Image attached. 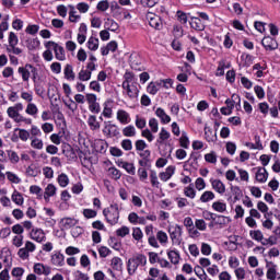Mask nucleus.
Returning <instances> with one entry per match:
<instances>
[{
    "label": "nucleus",
    "mask_w": 280,
    "mask_h": 280,
    "mask_svg": "<svg viewBox=\"0 0 280 280\" xmlns=\"http://www.w3.org/2000/svg\"><path fill=\"white\" fill-rule=\"evenodd\" d=\"M18 73L24 82H30V78L34 83L38 80V68L32 63H25L24 66L19 67Z\"/></svg>",
    "instance_id": "obj_1"
},
{
    "label": "nucleus",
    "mask_w": 280,
    "mask_h": 280,
    "mask_svg": "<svg viewBox=\"0 0 280 280\" xmlns=\"http://www.w3.org/2000/svg\"><path fill=\"white\" fill-rule=\"evenodd\" d=\"M103 215L110 226H115V224L119 223V205L112 203L109 207L103 210Z\"/></svg>",
    "instance_id": "obj_2"
},
{
    "label": "nucleus",
    "mask_w": 280,
    "mask_h": 280,
    "mask_svg": "<svg viewBox=\"0 0 280 280\" xmlns=\"http://www.w3.org/2000/svg\"><path fill=\"white\" fill-rule=\"evenodd\" d=\"M148 264V258L143 254H138L137 256L129 258L127 261V272L130 277L135 275L139 266H145Z\"/></svg>",
    "instance_id": "obj_3"
},
{
    "label": "nucleus",
    "mask_w": 280,
    "mask_h": 280,
    "mask_svg": "<svg viewBox=\"0 0 280 280\" xmlns=\"http://www.w3.org/2000/svg\"><path fill=\"white\" fill-rule=\"evenodd\" d=\"M168 234L173 242V244H176L177 246H180L183 242V226L175 224L168 226Z\"/></svg>",
    "instance_id": "obj_4"
},
{
    "label": "nucleus",
    "mask_w": 280,
    "mask_h": 280,
    "mask_svg": "<svg viewBox=\"0 0 280 280\" xmlns=\"http://www.w3.org/2000/svg\"><path fill=\"white\" fill-rule=\"evenodd\" d=\"M85 100L89 104V110L94 113V115H100L102 107L100 106V103H97V95L89 93L85 95Z\"/></svg>",
    "instance_id": "obj_5"
},
{
    "label": "nucleus",
    "mask_w": 280,
    "mask_h": 280,
    "mask_svg": "<svg viewBox=\"0 0 280 280\" xmlns=\"http://www.w3.org/2000/svg\"><path fill=\"white\" fill-rule=\"evenodd\" d=\"M62 231H69V229H73V226H78L80 224V220L71 217H65L59 222Z\"/></svg>",
    "instance_id": "obj_6"
},
{
    "label": "nucleus",
    "mask_w": 280,
    "mask_h": 280,
    "mask_svg": "<svg viewBox=\"0 0 280 280\" xmlns=\"http://www.w3.org/2000/svg\"><path fill=\"white\" fill-rule=\"evenodd\" d=\"M261 45L266 51H275V49L279 48V44L277 43V39L272 38L270 35L265 36L261 39Z\"/></svg>",
    "instance_id": "obj_7"
},
{
    "label": "nucleus",
    "mask_w": 280,
    "mask_h": 280,
    "mask_svg": "<svg viewBox=\"0 0 280 280\" xmlns=\"http://www.w3.org/2000/svg\"><path fill=\"white\" fill-rule=\"evenodd\" d=\"M103 135H105L107 139H113V137H119V127H117V125L109 122L105 125V127L103 128Z\"/></svg>",
    "instance_id": "obj_8"
},
{
    "label": "nucleus",
    "mask_w": 280,
    "mask_h": 280,
    "mask_svg": "<svg viewBox=\"0 0 280 280\" xmlns=\"http://www.w3.org/2000/svg\"><path fill=\"white\" fill-rule=\"evenodd\" d=\"M148 19H149L150 27H153V30H158V31L163 30V20L161 19V16L154 13H150L148 15Z\"/></svg>",
    "instance_id": "obj_9"
},
{
    "label": "nucleus",
    "mask_w": 280,
    "mask_h": 280,
    "mask_svg": "<svg viewBox=\"0 0 280 280\" xmlns=\"http://www.w3.org/2000/svg\"><path fill=\"white\" fill-rule=\"evenodd\" d=\"M189 25L191 30H195V32H205L207 27L205 25V22L200 20V18H196V16H190Z\"/></svg>",
    "instance_id": "obj_10"
},
{
    "label": "nucleus",
    "mask_w": 280,
    "mask_h": 280,
    "mask_svg": "<svg viewBox=\"0 0 280 280\" xmlns=\"http://www.w3.org/2000/svg\"><path fill=\"white\" fill-rule=\"evenodd\" d=\"M255 170H257L256 172V180L258 183H266V180H268V171L266 170V167H254L253 172H255Z\"/></svg>",
    "instance_id": "obj_11"
},
{
    "label": "nucleus",
    "mask_w": 280,
    "mask_h": 280,
    "mask_svg": "<svg viewBox=\"0 0 280 280\" xmlns=\"http://www.w3.org/2000/svg\"><path fill=\"white\" fill-rule=\"evenodd\" d=\"M94 150L95 152H98L100 154H106V151L108 150V142L106 140L97 139L94 141Z\"/></svg>",
    "instance_id": "obj_12"
},
{
    "label": "nucleus",
    "mask_w": 280,
    "mask_h": 280,
    "mask_svg": "<svg viewBox=\"0 0 280 280\" xmlns=\"http://www.w3.org/2000/svg\"><path fill=\"white\" fill-rule=\"evenodd\" d=\"M51 264L52 266H65V255L60 253L59 250H55L51 255Z\"/></svg>",
    "instance_id": "obj_13"
},
{
    "label": "nucleus",
    "mask_w": 280,
    "mask_h": 280,
    "mask_svg": "<svg viewBox=\"0 0 280 280\" xmlns=\"http://www.w3.org/2000/svg\"><path fill=\"white\" fill-rule=\"evenodd\" d=\"M116 119L119 121V124H122V126H126L127 124H130V114L126 112L125 109H118Z\"/></svg>",
    "instance_id": "obj_14"
},
{
    "label": "nucleus",
    "mask_w": 280,
    "mask_h": 280,
    "mask_svg": "<svg viewBox=\"0 0 280 280\" xmlns=\"http://www.w3.org/2000/svg\"><path fill=\"white\" fill-rule=\"evenodd\" d=\"M124 91H127V95L130 100H137L139 97V88L132 83L131 85L122 86Z\"/></svg>",
    "instance_id": "obj_15"
},
{
    "label": "nucleus",
    "mask_w": 280,
    "mask_h": 280,
    "mask_svg": "<svg viewBox=\"0 0 280 280\" xmlns=\"http://www.w3.org/2000/svg\"><path fill=\"white\" fill-rule=\"evenodd\" d=\"M211 183V187L213 190L217 191V194H225L226 192V186L224 185V183H222V180L220 179H210Z\"/></svg>",
    "instance_id": "obj_16"
},
{
    "label": "nucleus",
    "mask_w": 280,
    "mask_h": 280,
    "mask_svg": "<svg viewBox=\"0 0 280 280\" xmlns=\"http://www.w3.org/2000/svg\"><path fill=\"white\" fill-rule=\"evenodd\" d=\"M31 240H34V242H44L45 240V232L42 229H33L30 232Z\"/></svg>",
    "instance_id": "obj_17"
},
{
    "label": "nucleus",
    "mask_w": 280,
    "mask_h": 280,
    "mask_svg": "<svg viewBox=\"0 0 280 280\" xmlns=\"http://www.w3.org/2000/svg\"><path fill=\"white\" fill-rule=\"evenodd\" d=\"M88 126L90 130H92L93 132H95L96 130H100L101 125H100V121H97V116L95 115L89 116Z\"/></svg>",
    "instance_id": "obj_18"
},
{
    "label": "nucleus",
    "mask_w": 280,
    "mask_h": 280,
    "mask_svg": "<svg viewBox=\"0 0 280 280\" xmlns=\"http://www.w3.org/2000/svg\"><path fill=\"white\" fill-rule=\"evenodd\" d=\"M155 115L156 117H159L161 119V122L162 124H170V121H172V117H170V115H167L165 113V109L159 107L156 110H155Z\"/></svg>",
    "instance_id": "obj_19"
},
{
    "label": "nucleus",
    "mask_w": 280,
    "mask_h": 280,
    "mask_svg": "<svg viewBox=\"0 0 280 280\" xmlns=\"http://www.w3.org/2000/svg\"><path fill=\"white\" fill-rule=\"evenodd\" d=\"M110 266L113 270H116V272H121V270H124V260H121L120 257L115 256L112 258Z\"/></svg>",
    "instance_id": "obj_20"
},
{
    "label": "nucleus",
    "mask_w": 280,
    "mask_h": 280,
    "mask_svg": "<svg viewBox=\"0 0 280 280\" xmlns=\"http://www.w3.org/2000/svg\"><path fill=\"white\" fill-rule=\"evenodd\" d=\"M107 176L109 178H112V180H119V178H121V171H119L117 167L115 166H110L107 170Z\"/></svg>",
    "instance_id": "obj_21"
},
{
    "label": "nucleus",
    "mask_w": 280,
    "mask_h": 280,
    "mask_svg": "<svg viewBox=\"0 0 280 280\" xmlns=\"http://www.w3.org/2000/svg\"><path fill=\"white\" fill-rule=\"evenodd\" d=\"M56 60H60L61 62L67 60V55L65 54V47L57 44V47L54 49Z\"/></svg>",
    "instance_id": "obj_22"
},
{
    "label": "nucleus",
    "mask_w": 280,
    "mask_h": 280,
    "mask_svg": "<svg viewBox=\"0 0 280 280\" xmlns=\"http://www.w3.org/2000/svg\"><path fill=\"white\" fill-rule=\"evenodd\" d=\"M167 257L174 266L178 265L180 261V253H178V250H168Z\"/></svg>",
    "instance_id": "obj_23"
},
{
    "label": "nucleus",
    "mask_w": 280,
    "mask_h": 280,
    "mask_svg": "<svg viewBox=\"0 0 280 280\" xmlns=\"http://www.w3.org/2000/svg\"><path fill=\"white\" fill-rule=\"evenodd\" d=\"M86 47L90 51H97L100 49V39L91 36L86 43Z\"/></svg>",
    "instance_id": "obj_24"
},
{
    "label": "nucleus",
    "mask_w": 280,
    "mask_h": 280,
    "mask_svg": "<svg viewBox=\"0 0 280 280\" xmlns=\"http://www.w3.org/2000/svg\"><path fill=\"white\" fill-rule=\"evenodd\" d=\"M200 202L207 203L211 202V200H215V194L211 190H206L200 196Z\"/></svg>",
    "instance_id": "obj_25"
},
{
    "label": "nucleus",
    "mask_w": 280,
    "mask_h": 280,
    "mask_svg": "<svg viewBox=\"0 0 280 280\" xmlns=\"http://www.w3.org/2000/svg\"><path fill=\"white\" fill-rule=\"evenodd\" d=\"M63 75L66 80H75V72H73V66L67 63L65 69H63Z\"/></svg>",
    "instance_id": "obj_26"
},
{
    "label": "nucleus",
    "mask_w": 280,
    "mask_h": 280,
    "mask_svg": "<svg viewBox=\"0 0 280 280\" xmlns=\"http://www.w3.org/2000/svg\"><path fill=\"white\" fill-rule=\"evenodd\" d=\"M78 156L83 167H89V165H91V158L86 155V152L79 150Z\"/></svg>",
    "instance_id": "obj_27"
},
{
    "label": "nucleus",
    "mask_w": 280,
    "mask_h": 280,
    "mask_svg": "<svg viewBox=\"0 0 280 280\" xmlns=\"http://www.w3.org/2000/svg\"><path fill=\"white\" fill-rule=\"evenodd\" d=\"M11 200L18 205L19 207L23 206V202H25V199L23 198V195L19 192V190H14Z\"/></svg>",
    "instance_id": "obj_28"
},
{
    "label": "nucleus",
    "mask_w": 280,
    "mask_h": 280,
    "mask_svg": "<svg viewBox=\"0 0 280 280\" xmlns=\"http://www.w3.org/2000/svg\"><path fill=\"white\" fill-rule=\"evenodd\" d=\"M170 137H171L170 131H167L165 128H162L159 133V138L156 139V143H159L160 145H163V142L167 141Z\"/></svg>",
    "instance_id": "obj_29"
},
{
    "label": "nucleus",
    "mask_w": 280,
    "mask_h": 280,
    "mask_svg": "<svg viewBox=\"0 0 280 280\" xmlns=\"http://www.w3.org/2000/svg\"><path fill=\"white\" fill-rule=\"evenodd\" d=\"M57 188L54 184H48L45 188L44 198L47 200V198H51L56 196Z\"/></svg>",
    "instance_id": "obj_30"
},
{
    "label": "nucleus",
    "mask_w": 280,
    "mask_h": 280,
    "mask_svg": "<svg viewBox=\"0 0 280 280\" xmlns=\"http://www.w3.org/2000/svg\"><path fill=\"white\" fill-rule=\"evenodd\" d=\"M91 75H93V73L89 70H85L84 68H82L78 74V79L81 82H89V80H91Z\"/></svg>",
    "instance_id": "obj_31"
},
{
    "label": "nucleus",
    "mask_w": 280,
    "mask_h": 280,
    "mask_svg": "<svg viewBox=\"0 0 280 280\" xmlns=\"http://www.w3.org/2000/svg\"><path fill=\"white\" fill-rule=\"evenodd\" d=\"M231 191L234 196L233 202H237L238 200H242L244 192H242V188H240V186H231Z\"/></svg>",
    "instance_id": "obj_32"
},
{
    "label": "nucleus",
    "mask_w": 280,
    "mask_h": 280,
    "mask_svg": "<svg viewBox=\"0 0 280 280\" xmlns=\"http://www.w3.org/2000/svg\"><path fill=\"white\" fill-rule=\"evenodd\" d=\"M214 222H215L217 226H220L222 229L223 226H226V224H229V222H231V219H229V217H225L222 214H217V219Z\"/></svg>",
    "instance_id": "obj_33"
},
{
    "label": "nucleus",
    "mask_w": 280,
    "mask_h": 280,
    "mask_svg": "<svg viewBox=\"0 0 280 280\" xmlns=\"http://www.w3.org/2000/svg\"><path fill=\"white\" fill-rule=\"evenodd\" d=\"M26 115H31L32 117H36L38 115V106L34 103H28L25 109Z\"/></svg>",
    "instance_id": "obj_34"
},
{
    "label": "nucleus",
    "mask_w": 280,
    "mask_h": 280,
    "mask_svg": "<svg viewBox=\"0 0 280 280\" xmlns=\"http://www.w3.org/2000/svg\"><path fill=\"white\" fill-rule=\"evenodd\" d=\"M105 27L109 30V32H117V30H119V24L113 19H107Z\"/></svg>",
    "instance_id": "obj_35"
},
{
    "label": "nucleus",
    "mask_w": 280,
    "mask_h": 280,
    "mask_svg": "<svg viewBox=\"0 0 280 280\" xmlns=\"http://www.w3.org/2000/svg\"><path fill=\"white\" fill-rule=\"evenodd\" d=\"M212 209L218 213H224V211H226V203L222 201H214L212 203Z\"/></svg>",
    "instance_id": "obj_36"
},
{
    "label": "nucleus",
    "mask_w": 280,
    "mask_h": 280,
    "mask_svg": "<svg viewBox=\"0 0 280 280\" xmlns=\"http://www.w3.org/2000/svg\"><path fill=\"white\" fill-rule=\"evenodd\" d=\"M184 196H186V198H190V200L196 198V189H194V184H190L184 188Z\"/></svg>",
    "instance_id": "obj_37"
},
{
    "label": "nucleus",
    "mask_w": 280,
    "mask_h": 280,
    "mask_svg": "<svg viewBox=\"0 0 280 280\" xmlns=\"http://www.w3.org/2000/svg\"><path fill=\"white\" fill-rule=\"evenodd\" d=\"M249 237H252V240H255V242H261L264 240V233L261 232V230H250Z\"/></svg>",
    "instance_id": "obj_38"
},
{
    "label": "nucleus",
    "mask_w": 280,
    "mask_h": 280,
    "mask_svg": "<svg viewBox=\"0 0 280 280\" xmlns=\"http://www.w3.org/2000/svg\"><path fill=\"white\" fill-rule=\"evenodd\" d=\"M135 82V73L133 72H125L122 86H130Z\"/></svg>",
    "instance_id": "obj_39"
},
{
    "label": "nucleus",
    "mask_w": 280,
    "mask_h": 280,
    "mask_svg": "<svg viewBox=\"0 0 280 280\" xmlns=\"http://www.w3.org/2000/svg\"><path fill=\"white\" fill-rule=\"evenodd\" d=\"M108 245L114 250H121V242H119V240H117V237H115V236L109 237Z\"/></svg>",
    "instance_id": "obj_40"
},
{
    "label": "nucleus",
    "mask_w": 280,
    "mask_h": 280,
    "mask_svg": "<svg viewBox=\"0 0 280 280\" xmlns=\"http://www.w3.org/2000/svg\"><path fill=\"white\" fill-rule=\"evenodd\" d=\"M121 167L127 172V174H130L131 176H135V174H137V167H135L133 163H122Z\"/></svg>",
    "instance_id": "obj_41"
},
{
    "label": "nucleus",
    "mask_w": 280,
    "mask_h": 280,
    "mask_svg": "<svg viewBox=\"0 0 280 280\" xmlns=\"http://www.w3.org/2000/svg\"><path fill=\"white\" fill-rule=\"evenodd\" d=\"M195 275L200 280H207V272H205V269L200 265H196L194 268Z\"/></svg>",
    "instance_id": "obj_42"
},
{
    "label": "nucleus",
    "mask_w": 280,
    "mask_h": 280,
    "mask_svg": "<svg viewBox=\"0 0 280 280\" xmlns=\"http://www.w3.org/2000/svg\"><path fill=\"white\" fill-rule=\"evenodd\" d=\"M30 137L31 139H37V137H43V131H40V128L36 125L31 126Z\"/></svg>",
    "instance_id": "obj_43"
},
{
    "label": "nucleus",
    "mask_w": 280,
    "mask_h": 280,
    "mask_svg": "<svg viewBox=\"0 0 280 280\" xmlns=\"http://www.w3.org/2000/svg\"><path fill=\"white\" fill-rule=\"evenodd\" d=\"M122 135L124 137H136L137 129L132 125H129L122 129Z\"/></svg>",
    "instance_id": "obj_44"
},
{
    "label": "nucleus",
    "mask_w": 280,
    "mask_h": 280,
    "mask_svg": "<svg viewBox=\"0 0 280 280\" xmlns=\"http://www.w3.org/2000/svg\"><path fill=\"white\" fill-rule=\"evenodd\" d=\"M38 47H40V40H38V38L27 40L28 51H34V49H38Z\"/></svg>",
    "instance_id": "obj_45"
},
{
    "label": "nucleus",
    "mask_w": 280,
    "mask_h": 280,
    "mask_svg": "<svg viewBox=\"0 0 280 280\" xmlns=\"http://www.w3.org/2000/svg\"><path fill=\"white\" fill-rule=\"evenodd\" d=\"M179 145L180 148H184V150H189V137H187V133H182V137L179 138Z\"/></svg>",
    "instance_id": "obj_46"
},
{
    "label": "nucleus",
    "mask_w": 280,
    "mask_h": 280,
    "mask_svg": "<svg viewBox=\"0 0 280 280\" xmlns=\"http://www.w3.org/2000/svg\"><path fill=\"white\" fill-rule=\"evenodd\" d=\"M57 183L58 185H60L61 187H67V185H69V176H67V174L61 173L60 175H58L57 177Z\"/></svg>",
    "instance_id": "obj_47"
},
{
    "label": "nucleus",
    "mask_w": 280,
    "mask_h": 280,
    "mask_svg": "<svg viewBox=\"0 0 280 280\" xmlns=\"http://www.w3.org/2000/svg\"><path fill=\"white\" fill-rule=\"evenodd\" d=\"M38 30H40V26H38V24H28L25 32H26V34L34 36L36 34H38Z\"/></svg>",
    "instance_id": "obj_48"
},
{
    "label": "nucleus",
    "mask_w": 280,
    "mask_h": 280,
    "mask_svg": "<svg viewBox=\"0 0 280 280\" xmlns=\"http://www.w3.org/2000/svg\"><path fill=\"white\" fill-rule=\"evenodd\" d=\"M44 145L45 144L43 143L42 139H38V138L31 139V147H33L34 150H43Z\"/></svg>",
    "instance_id": "obj_49"
},
{
    "label": "nucleus",
    "mask_w": 280,
    "mask_h": 280,
    "mask_svg": "<svg viewBox=\"0 0 280 280\" xmlns=\"http://www.w3.org/2000/svg\"><path fill=\"white\" fill-rule=\"evenodd\" d=\"M5 176L8 180H10V183H13L14 185H19L21 183V179L19 178V176L10 171L5 173Z\"/></svg>",
    "instance_id": "obj_50"
},
{
    "label": "nucleus",
    "mask_w": 280,
    "mask_h": 280,
    "mask_svg": "<svg viewBox=\"0 0 280 280\" xmlns=\"http://www.w3.org/2000/svg\"><path fill=\"white\" fill-rule=\"evenodd\" d=\"M7 153H8V156H9V161H10L11 163H13V165H15L16 163H19V161L21 160V159L19 158V153H16L15 151L8 150Z\"/></svg>",
    "instance_id": "obj_51"
},
{
    "label": "nucleus",
    "mask_w": 280,
    "mask_h": 280,
    "mask_svg": "<svg viewBox=\"0 0 280 280\" xmlns=\"http://www.w3.org/2000/svg\"><path fill=\"white\" fill-rule=\"evenodd\" d=\"M225 67H226V61H224V60L219 61V66H218L217 71H215V77L217 78H222V75H224V68Z\"/></svg>",
    "instance_id": "obj_52"
},
{
    "label": "nucleus",
    "mask_w": 280,
    "mask_h": 280,
    "mask_svg": "<svg viewBox=\"0 0 280 280\" xmlns=\"http://www.w3.org/2000/svg\"><path fill=\"white\" fill-rule=\"evenodd\" d=\"M117 237H126V235H130V228L122 225L120 229L116 230Z\"/></svg>",
    "instance_id": "obj_53"
},
{
    "label": "nucleus",
    "mask_w": 280,
    "mask_h": 280,
    "mask_svg": "<svg viewBox=\"0 0 280 280\" xmlns=\"http://www.w3.org/2000/svg\"><path fill=\"white\" fill-rule=\"evenodd\" d=\"M7 54H13V56H21V54H23V49L16 46H8Z\"/></svg>",
    "instance_id": "obj_54"
},
{
    "label": "nucleus",
    "mask_w": 280,
    "mask_h": 280,
    "mask_svg": "<svg viewBox=\"0 0 280 280\" xmlns=\"http://www.w3.org/2000/svg\"><path fill=\"white\" fill-rule=\"evenodd\" d=\"M132 237L133 240H136V242H140V240H143V231H141V228L132 229Z\"/></svg>",
    "instance_id": "obj_55"
},
{
    "label": "nucleus",
    "mask_w": 280,
    "mask_h": 280,
    "mask_svg": "<svg viewBox=\"0 0 280 280\" xmlns=\"http://www.w3.org/2000/svg\"><path fill=\"white\" fill-rule=\"evenodd\" d=\"M16 130H19L18 139H21V141H27V139H31L30 131H27L26 129H19V128H16L15 132H16Z\"/></svg>",
    "instance_id": "obj_56"
},
{
    "label": "nucleus",
    "mask_w": 280,
    "mask_h": 280,
    "mask_svg": "<svg viewBox=\"0 0 280 280\" xmlns=\"http://www.w3.org/2000/svg\"><path fill=\"white\" fill-rule=\"evenodd\" d=\"M176 16H177V21H179V23H182V25H186L188 18H187V13H185L182 10H178L176 12Z\"/></svg>",
    "instance_id": "obj_57"
},
{
    "label": "nucleus",
    "mask_w": 280,
    "mask_h": 280,
    "mask_svg": "<svg viewBox=\"0 0 280 280\" xmlns=\"http://www.w3.org/2000/svg\"><path fill=\"white\" fill-rule=\"evenodd\" d=\"M30 194H35V196H37V198H43V188H40L37 185H32L30 187Z\"/></svg>",
    "instance_id": "obj_58"
},
{
    "label": "nucleus",
    "mask_w": 280,
    "mask_h": 280,
    "mask_svg": "<svg viewBox=\"0 0 280 280\" xmlns=\"http://www.w3.org/2000/svg\"><path fill=\"white\" fill-rule=\"evenodd\" d=\"M33 270L35 275H47V271H45V265L40 262L35 264Z\"/></svg>",
    "instance_id": "obj_59"
},
{
    "label": "nucleus",
    "mask_w": 280,
    "mask_h": 280,
    "mask_svg": "<svg viewBox=\"0 0 280 280\" xmlns=\"http://www.w3.org/2000/svg\"><path fill=\"white\" fill-rule=\"evenodd\" d=\"M138 177L141 183H145L148 180V170L143 167L138 168Z\"/></svg>",
    "instance_id": "obj_60"
},
{
    "label": "nucleus",
    "mask_w": 280,
    "mask_h": 280,
    "mask_svg": "<svg viewBox=\"0 0 280 280\" xmlns=\"http://www.w3.org/2000/svg\"><path fill=\"white\" fill-rule=\"evenodd\" d=\"M19 45V36L14 34V32L9 33V47H13Z\"/></svg>",
    "instance_id": "obj_61"
},
{
    "label": "nucleus",
    "mask_w": 280,
    "mask_h": 280,
    "mask_svg": "<svg viewBox=\"0 0 280 280\" xmlns=\"http://www.w3.org/2000/svg\"><path fill=\"white\" fill-rule=\"evenodd\" d=\"M150 180H151L152 187H159L160 183H159V176L156 175V171L150 172Z\"/></svg>",
    "instance_id": "obj_62"
},
{
    "label": "nucleus",
    "mask_w": 280,
    "mask_h": 280,
    "mask_svg": "<svg viewBox=\"0 0 280 280\" xmlns=\"http://www.w3.org/2000/svg\"><path fill=\"white\" fill-rule=\"evenodd\" d=\"M156 240L160 242V244H167V233L164 231H159L156 233Z\"/></svg>",
    "instance_id": "obj_63"
},
{
    "label": "nucleus",
    "mask_w": 280,
    "mask_h": 280,
    "mask_svg": "<svg viewBox=\"0 0 280 280\" xmlns=\"http://www.w3.org/2000/svg\"><path fill=\"white\" fill-rule=\"evenodd\" d=\"M225 79L230 84H235V70H229L225 74Z\"/></svg>",
    "instance_id": "obj_64"
}]
</instances>
